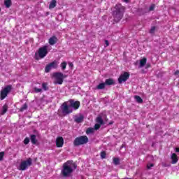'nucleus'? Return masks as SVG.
<instances>
[{"label":"nucleus","instance_id":"obj_41","mask_svg":"<svg viewBox=\"0 0 179 179\" xmlns=\"http://www.w3.org/2000/svg\"><path fill=\"white\" fill-rule=\"evenodd\" d=\"M123 148H125V144H122V145L120 146V149H122Z\"/></svg>","mask_w":179,"mask_h":179},{"label":"nucleus","instance_id":"obj_4","mask_svg":"<svg viewBox=\"0 0 179 179\" xmlns=\"http://www.w3.org/2000/svg\"><path fill=\"white\" fill-rule=\"evenodd\" d=\"M89 142V138L86 136H81L75 138L73 141L74 146H80L82 145H86Z\"/></svg>","mask_w":179,"mask_h":179},{"label":"nucleus","instance_id":"obj_45","mask_svg":"<svg viewBox=\"0 0 179 179\" xmlns=\"http://www.w3.org/2000/svg\"><path fill=\"white\" fill-rule=\"evenodd\" d=\"M0 12H1V9H0Z\"/></svg>","mask_w":179,"mask_h":179},{"label":"nucleus","instance_id":"obj_21","mask_svg":"<svg viewBox=\"0 0 179 179\" xmlns=\"http://www.w3.org/2000/svg\"><path fill=\"white\" fill-rule=\"evenodd\" d=\"M106 87V83H101L99 85L96 86L97 90H103Z\"/></svg>","mask_w":179,"mask_h":179},{"label":"nucleus","instance_id":"obj_27","mask_svg":"<svg viewBox=\"0 0 179 179\" xmlns=\"http://www.w3.org/2000/svg\"><path fill=\"white\" fill-rule=\"evenodd\" d=\"M24 110H27V103H24V105H22V106L20 109V111H21V113H23V111H24Z\"/></svg>","mask_w":179,"mask_h":179},{"label":"nucleus","instance_id":"obj_43","mask_svg":"<svg viewBox=\"0 0 179 179\" xmlns=\"http://www.w3.org/2000/svg\"><path fill=\"white\" fill-rule=\"evenodd\" d=\"M176 152H179V148H176Z\"/></svg>","mask_w":179,"mask_h":179},{"label":"nucleus","instance_id":"obj_7","mask_svg":"<svg viewBox=\"0 0 179 179\" xmlns=\"http://www.w3.org/2000/svg\"><path fill=\"white\" fill-rule=\"evenodd\" d=\"M55 79L54 83L55 85H62L64 83V73L61 72H56L53 74Z\"/></svg>","mask_w":179,"mask_h":179},{"label":"nucleus","instance_id":"obj_36","mask_svg":"<svg viewBox=\"0 0 179 179\" xmlns=\"http://www.w3.org/2000/svg\"><path fill=\"white\" fill-rule=\"evenodd\" d=\"M156 30V27H152L150 30V33L151 34H153V33H155V31Z\"/></svg>","mask_w":179,"mask_h":179},{"label":"nucleus","instance_id":"obj_14","mask_svg":"<svg viewBox=\"0 0 179 179\" xmlns=\"http://www.w3.org/2000/svg\"><path fill=\"white\" fill-rule=\"evenodd\" d=\"M83 120H85V117L83 116V115H80L79 116H76L74 118V121L77 124H80V122H83Z\"/></svg>","mask_w":179,"mask_h":179},{"label":"nucleus","instance_id":"obj_33","mask_svg":"<svg viewBox=\"0 0 179 179\" xmlns=\"http://www.w3.org/2000/svg\"><path fill=\"white\" fill-rule=\"evenodd\" d=\"M3 156H5V152H0V162L3 160Z\"/></svg>","mask_w":179,"mask_h":179},{"label":"nucleus","instance_id":"obj_13","mask_svg":"<svg viewBox=\"0 0 179 179\" xmlns=\"http://www.w3.org/2000/svg\"><path fill=\"white\" fill-rule=\"evenodd\" d=\"M56 146L57 148H62L64 146V138L62 137H58L56 139Z\"/></svg>","mask_w":179,"mask_h":179},{"label":"nucleus","instance_id":"obj_3","mask_svg":"<svg viewBox=\"0 0 179 179\" xmlns=\"http://www.w3.org/2000/svg\"><path fill=\"white\" fill-rule=\"evenodd\" d=\"M48 54V46L45 45L38 49V53H35V59H41Z\"/></svg>","mask_w":179,"mask_h":179},{"label":"nucleus","instance_id":"obj_42","mask_svg":"<svg viewBox=\"0 0 179 179\" xmlns=\"http://www.w3.org/2000/svg\"><path fill=\"white\" fill-rule=\"evenodd\" d=\"M124 2H125L126 3H128L129 2V0H124Z\"/></svg>","mask_w":179,"mask_h":179},{"label":"nucleus","instance_id":"obj_32","mask_svg":"<svg viewBox=\"0 0 179 179\" xmlns=\"http://www.w3.org/2000/svg\"><path fill=\"white\" fill-rule=\"evenodd\" d=\"M106 156H107V154H106V152L103 151L101 152V159H106Z\"/></svg>","mask_w":179,"mask_h":179},{"label":"nucleus","instance_id":"obj_35","mask_svg":"<svg viewBox=\"0 0 179 179\" xmlns=\"http://www.w3.org/2000/svg\"><path fill=\"white\" fill-rule=\"evenodd\" d=\"M29 142H30V139H29V138H25L24 140V145H29Z\"/></svg>","mask_w":179,"mask_h":179},{"label":"nucleus","instance_id":"obj_25","mask_svg":"<svg viewBox=\"0 0 179 179\" xmlns=\"http://www.w3.org/2000/svg\"><path fill=\"white\" fill-rule=\"evenodd\" d=\"M113 164H115V166H118L120 164V158L113 157Z\"/></svg>","mask_w":179,"mask_h":179},{"label":"nucleus","instance_id":"obj_28","mask_svg":"<svg viewBox=\"0 0 179 179\" xmlns=\"http://www.w3.org/2000/svg\"><path fill=\"white\" fill-rule=\"evenodd\" d=\"M94 132V129L93 128H88L86 131V134L89 135V134H93Z\"/></svg>","mask_w":179,"mask_h":179},{"label":"nucleus","instance_id":"obj_10","mask_svg":"<svg viewBox=\"0 0 179 179\" xmlns=\"http://www.w3.org/2000/svg\"><path fill=\"white\" fill-rule=\"evenodd\" d=\"M10 90H12V85H7L1 92V100H3L8 94H9Z\"/></svg>","mask_w":179,"mask_h":179},{"label":"nucleus","instance_id":"obj_34","mask_svg":"<svg viewBox=\"0 0 179 179\" xmlns=\"http://www.w3.org/2000/svg\"><path fill=\"white\" fill-rule=\"evenodd\" d=\"M100 127H101V124L97 123L94 125V129L97 130V129H100Z\"/></svg>","mask_w":179,"mask_h":179},{"label":"nucleus","instance_id":"obj_24","mask_svg":"<svg viewBox=\"0 0 179 179\" xmlns=\"http://www.w3.org/2000/svg\"><path fill=\"white\" fill-rule=\"evenodd\" d=\"M134 99L137 103H143V99H142V98L138 95L134 96Z\"/></svg>","mask_w":179,"mask_h":179},{"label":"nucleus","instance_id":"obj_26","mask_svg":"<svg viewBox=\"0 0 179 179\" xmlns=\"http://www.w3.org/2000/svg\"><path fill=\"white\" fill-rule=\"evenodd\" d=\"M42 89L45 91L48 90V84H47V83H42Z\"/></svg>","mask_w":179,"mask_h":179},{"label":"nucleus","instance_id":"obj_40","mask_svg":"<svg viewBox=\"0 0 179 179\" xmlns=\"http://www.w3.org/2000/svg\"><path fill=\"white\" fill-rule=\"evenodd\" d=\"M69 65L70 68H73V64L69 63Z\"/></svg>","mask_w":179,"mask_h":179},{"label":"nucleus","instance_id":"obj_19","mask_svg":"<svg viewBox=\"0 0 179 179\" xmlns=\"http://www.w3.org/2000/svg\"><path fill=\"white\" fill-rule=\"evenodd\" d=\"M96 122L100 125H103L104 124V120H103V117H101V116H98L96 119Z\"/></svg>","mask_w":179,"mask_h":179},{"label":"nucleus","instance_id":"obj_12","mask_svg":"<svg viewBox=\"0 0 179 179\" xmlns=\"http://www.w3.org/2000/svg\"><path fill=\"white\" fill-rule=\"evenodd\" d=\"M48 43L50 45H55V44H57V43H58V38H57V36H53L49 38Z\"/></svg>","mask_w":179,"mask_h":179},{"label":"nucleus","instance_id":"obj_39","mask_svg":"<svg viewBox=\"0 0 179 179\" xmlns=\"http://www.w3.org/2000/svg\"><path fill=\"white\" fill-rule=\"evenodd\" d=\"M174 75L176 76H178L179 75V70H177L175 73H174Z\"/></svg>","mask_w":179,"mask_h":179},{"label":"nucleus","instance_id":"obj_17","mask_svg":"<svg viewBox=\"0 0 179 179\" xmlns=\"http://www.w3.org/2000/svg\"><path fill=\"white\" fill-rule=\"evenodd\" d=\"M115 82L112 78L106 79L105 81V85H108V86H111V85H115Z\"/></svg>","mask_w":179,"mask_h":179},{"label":"nucleus","instance_id":"obj_37","mask_svg":"<svg viewBox=\"0 0 179 179\" xmlns=\"http://www.w3.org/2000/svg\"><path fill=\"white\" fill-rule=\"evenodd\" d=\"M155 165L153 164H149L147 165V169L148 170H150L152 169V167H153Z\"/></svg>","mask_w":179,"mask_h":179},{"label":"nucleus","instance_id":"obj_31","mask_svg":"<svg viewBox=\"0 0 179 179\" xmlns=\"http://www.w3.org/2000/svg\"><path fill=\"white\" fill-rule=\"evenodd\" d=\"M34 90L35 93H41V92L43 91V90L41 88H37V87H34Z\"/></svg>","mask_w":179,"mask_h":179},{"label":"nucleus","instance_id":"obj_5","mask_svg":"<svg viewBox=\"0 0 179 179\" xmlns=\"http://www.w3.org/2000/svg\"><path fill=\"white\" fill-rule=\"evenodd\" d=\"M33 164V159L31 158H28L25 161H22L19 166V170H21V171H24V170H27L30 166Z\"/></svg>","mask_w":179,"mask_h":179},{"label":"nucleus","instance_id":"obj_15","mask_svg":"<svg viewBox=\"0 0 179 179\" xmlns=\"http://www.w3.org/2000/svg\"><path fill=\"white\" fill-rule=\"evenodd\" d=\"M147 61L148 59H146V57H144L140 59V64H139L138 68H143V66L146 65Z\"/></svg>","mask_w":179,"mask_h":179},{"label":"nucleus","instance_id":"obj_44","mask_svg":"<svg viewBox=\"0 0 179 179\" xmlns=\"http://www.w3.org/2000/svg\"><path fill=\"white\" fill-rule=\"evenodd\" d=\"M68 76L66 75H64V79H65V78H67Z\"/></svg>","mask_w":179,"mask_h":179},{"label":"nucleus","instance_id":"obj_2","mask_svg":"<svg viewBox=\"0 0 179 179\" xmlns=\"http://www.w3.org/2000/svg\"><path fill=\"white\" fill-rule=\"evenodd\" d=\"M124 13H125V7L121 3L116 4L115 6V10L113 12L114 22L118 23L124 17Z\"/></svg>","mask_w":179,"mask_h":179},{"label":"nucleus","instance_id":"obj_30","mask_svg":"<svg viewBox=\"0 0 179 179\" xmlns=\"http://www.w3.org/2000/svg\"><path fill=\"white\" fill-rule=\"evenodd\" d=\"M155 8H156V5L151 4L150 8H149V11L152 12V11L155 10Z\"/></svg>","mask_w":179,"mask_h":179},{"label":"nucleus","instance_id":"obj_29","mask_svg":"<svg viewBox=\"0 0 179 179\" xmlns=\"http://www.w3.org/2000/svg\"><path fill=\"white\" fill-rule=\"evenodd\" d=\"M60 66H61L62 71H65V69H66V62H62Z\"/></svg>","mask_w":179,"mask_h":179},{"label":"nucleus","instance_id":"obj_9","mask_svg":"<svg viewBox=\"0 0 179 179\" xmlns=\"http://www.w3.org/2000/svg\"><path fill=\"white\" fill-rule=\"evenodd\" d=\"M58 68V62L57 61H54L46 65L45 68V72L48 73L51 69H55Z\"/></svg>","mask_w":179,"mask_h":179},{"label":"nucleus","instance_id":"obj_1","mask_svg":"<svg viewBox=\"0 0 179 179\" xmlns=\"http://www.w3.org/2000/svg\"><path fill=\"white\" fill-rule=\"evenodd\" d=\"M76 164L73 163V161H67L63 164V169H62V174L63 177H69L73 170H76Z\"/></svg>","mask_w":179,"mask_h":179},{"label":"nucleus","instance_id":"obj_8","mask_svg":"<svg viewBox=\"0 0 179 179\" xmlns=\"http://www.w3.org/2000/svg\"><path fill=\"white\" fill-rule=\"evenodd\" d=\"M70 108H71L72 112L73 110H78L80 107V102L79 101H75L73 99H70L67 101Z\"/></svg>","mask_w":179,"mask_h":179},{"label":"nucleus","instance_id":"obj_20","mask_svg":"<svg viewBox=\"0 0 179 179\" xmlns=\"http://www.w3.org/2000/svg\"><path fill=\"white\" fill-rule=\"evenodd\" d=\"M57 6V1L56 0H52L50 1V3L49 5V8L50 9H54Z\"/></svg>","mask_w":179,"mask_h":179},{"label":"nucleus","instance_id":"obj_6","mask_svg":"<svg viewBox=\"0 0 179 179\" xmlns=\"http://www.w3.org/2000/svg\"><path fill=\"white\" fill-rule=\"evenodd\" d=\"M61 110L63 115H69V114L73 113L67 101L62 103V105L61 106Z\"/></svg>","mask_w":179,"mask_h":179},{"label":"nucleus","instance_id":"obj_22","mask_svg":"<svg viewBox=\"0 0 179 179\" xmlns=\"http://www.w3.org/2000/svg\"><path fill=\"white\" fill-rule=\"evenodd\" d=\"M37 136L34 134L31 135V142L33 145H36L37 143Z\"/></svg>","mask_w":179,"mask_h":179},{"label":"nucleus","instance_id":"obj_16","mask_svg":"<svg viewBox=\"0 0 179 179\" xmlns=\"http://www.w3.org/2000/svg\"><path fill=\"white\" fill-rule=\"evenodd\" d=\"M171 163L172 164H176V163H177V162H178V158L177 157V155L176 153H173L171 155Z\"/></svg>","mask_w":179,"mask_h":179},{"label":"nucleus","instance_id":"obj_23","mask_svg":"<svg viewBox=\"0 0 179 179\" xmlns=\"http://www.w3.org/2000/svg\"><path fill=\"white\" fill-rule=\"evenodd\" d=\"M4 5L6 8H10L12 6V0H5Z\"/></svg>","mask_w":179,"mask_h":179},{"label":"nucleus","instance_id":"obj_38","mask_svg":"<svg viewBox=\"0 0 179 179\" xmlns=\"http://www.w3.org/2000/svg\"><path fill=\"white\" fill-rule=\"evenodd\" d=\"M105 44H106L105 47H108V45H110V43H108L107 40H105Z\"/></svg>","mask_w":179,"mask_h":179},{"label":"nucleus","instance_id":"obj_18","mask_svg":"<svg viewBox=\"0 0 179 179\" xmlns=\"http://www.w3.org/2000/svg\"><path fill=\"white\" fill-rule=\"evenodd\" d=\"M8 111V104H4L2 107V110H1V115H5V114H6Z\"/></svg>","mask_w":179,"mask_h":179},{"label":"nucleus","instance_id":"obj_11","mask_svg":"<svg viewBox=\"0 0 179 179\" xmlns=\"http://www.w3.org/2000/svg\"><path fill=\"white\" fill-rule=\"evenodd\" d=\"M129 79V74L128 72H124L123 74H121L118 78V83L120 84L122 82H127Z\"/></svg>","mask_w":179,"mask_h":179}]
</instances>
